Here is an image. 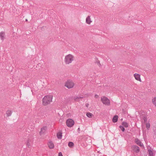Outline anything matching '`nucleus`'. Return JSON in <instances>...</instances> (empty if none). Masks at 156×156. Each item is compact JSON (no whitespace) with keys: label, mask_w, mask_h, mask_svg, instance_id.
Wrapping results in <instances>:
<instances>
[{"label":"nucleus","mask_w":156,"mask_h":156,"mask_svg":"<svg viewBox=\"0 0 156 156\" xmlns=\"http://www.w3.org/2000/svg\"><path fill=\"white\" fill-rule=\"evenodd\" d=\"M151 102L156 108V96L152 98L151 99Z\"/></svg>","instance_id":"nucleus-12"},{"label":"nucleus","mask_w":156,"mask_h":156,"mask_svg":"<svg viewBox=\"0 0 156 156\" xmlns=\"http://www.w3.org/2000/svg\"><path fill=\"white\" fill-rule=\"evenodd\" d=\"M101 101L105 105L109 106L110 105V102L109 99L105 96L101 97Z\"/></svg>","instance_id":"nucleus-4"},{"label":"nucleus","mask_w":156,"mask_h":156,"mask_svg":"<svg viewBox=\"0 0 156 156\" xmlns=\"http://www.w3.org/2000/svg\"><path fill=\"white\" fill-rule=\"evenodd\" d=\"M94 98L95 99H98L99 98V96L97 94H95L94 95Z\"/></svg>","instance_id":"nucleus-24"},{"label":"nucleus","mask_w":156,"mask_h":156,"mask_svg":"<svg viewBox=\"0 0 156 156\" xmlns=\"http://www.w3.org/2000/svg\"><path fill=\"white\" fill-rule=\"evenodd\" d=\"M135 142L138 145L140 146H143L142 143L141 142V141L139 140L138 139L136 138L135 139Z\"/></svg>","instance_id":"nucleus-13"},{"label":"nucleus","mask_w":156,"mask_h":156,"mask_svg":"<svg viewBox=\"0 0 156 156\" xmlns=\"http://www.w3.org/2000/svg\"><path fill=\"white\" fill-rule=\"evenodd\" d=\"M86 115L89 118H91L94 116L93 114L89 112H88L87 113Z\"/></svg>","instance_id":"nucleus-17"},{"label":"nucleus","mask_w":156,"mask_h":156,"mask_svg":"<svg viewBox=\"0 0 156 156\" xmlns=\"http://www.w3.org/2000/svg\"><path fill=\"white\" fill-rule=\"evenodd\" d=\"M146 128L147 129H149L150 127V124L149 123H147L146 124Z\"/></svg>","instance_id":"nucleus-23"},{"label":"nucleus","mask_w":156,"mask_h":156,"mask_svg":"<svg viewBox=\"0 0 156 156\" xmlns=\"http://www.w3.org/2000/svg\"><path fill=\"white\" fill-rule=\"evenodd\" d=\"M57 136H62V133L60 132H59L57 133Z\"/></svg>","instance_id":"nucleus-22"},{"label":"nucleus","mask_w":156,"mask_h":156,"mask_svg":"<svg viewBox=\"0 0 156 156\" xmlns=\"http://www.w3.org/2000/svg\"><path fill=\"white\" fill-rule=\"evenodd\" d=\"M12 112L11 110H8L6 111L4 116L5 117L10 116L12 115Z\"/></svg>","instance_id":"nucleus-9"},{"label":"nucleus","mask_w":156,"mask_h":156,"mask_svg":"<svg viewBox=\"0 0 156 156\" xmlns=\"http://www.w3.org/2000/svg\"><path fill=\"white\" fill-rule=\"evenodd\" d=\"M49 148L50 149L54 148V146L53 143L51 141H49L48 144Z\"/></svg>","instance_id":"nucleus-11"},{"label":"nucleus","mask_w":156,"mask_h":156,"mask_svg":"<svg viewBox=\"0 0 156 156\" xmlns=\"http://www.w3.org/2000/svg\"><path fill=\"white\" fill-rule=\"evenodd\" d=\"M86 23L88 24H90L92 22V20L90 18V16H88L86 18Z\"/></svg>","instance_id":"nucleus-10"},{"label":"nucleus","mask_w":156,"mask_h":156,"mask_svg":"<svg viewBox=\"0 0 156 156\" xmlns=\"http://www.w3.org/2000/svg\"><path fill=\"white\" fill-rule=\"evenodd\" d=\"M140 76V75L137 73H135L133 74V76L135 79L140 82H141Z\"/></svg>","instance_id":"nucleus-7"},{"label":"nucleus","mask_w":156,"mask_h":156,"mask_svg":"<svg viewBox=\"0 0 156 156\" xmlns=\"http://www.w3.org/2000/svg\"><path fill=\"white\" fill-rule=\"evenodd\" d=\"M74 57L71 54L66 55L64 58V62L66 64H69L71 63L74 60Z\"/></svg>","instance_id":"nucleus-2"},{"label":"nucleus","mask_w":156,"mask_h":156,"mask_svg":"<svg viewBox=\"0 0 156 156\" xmlns=\"http://www.w3.org/2000/svg\"><path fill=\"white\" fill-rule=\"evenodd\" d=\"M75 86L74 82L70 80H67L66 81L64 84V86L69 89L73 88Z\"/></svg>","instance_id":"nucleus-3"},{"label":"nucleus","mask_w":156,"mask_h":156,"mask_svg":"<svg viewBox=\"0 0 156 156\" xmlns=\"http://www.w3.org/2000/svg\"><path fill=\"white\" fill-rule=\"evenodd\" d=\"M118 116L117 115L114 116L112 119L113 122L114 123L118 121Z\"/></svg>","instance_id":"nucleus-14"},{"label":"nucleus","mask_w":156,"mask_h":156,"mask_svg":"<svg viewBox=\"0 0 156 156\" xmlns=\"http://www.w3.org/2000/svg\"><path fill=\"white\" fill-rule=\"evenodd\" d=\"M79 130H80V128H79L78 129Z\"/></svg>","instance_id":"nucleus-27"},{"label":"nucleus","mask_w":156,"mask_h":156,"mask_svg":"<svg viewBox=\"0 0 156 156\" xmlns=\"http://www.w3.org/2000/svg\"><path fill=\"white\" fill-rule=\"evenodd\" d=\"M122 125L126 128L128 127L129 126L128 123L125 122H122Z\"/></svg>","instance_id":"nucleus-16"},{"label":"nucleus","mask_w":156,"mask_h":156,"mask_svg":"<svg viewBox=\"0 0 156 156\" xmlns=\"http://www.w3.org/2000/svg\"><path fill=\"white\" fill-rule=\"evenodd\" d=\"M74 124L75 122L72 119H69L66 121V124L69 127H73L74 125Z\"/></svg>","instance_id":"nucleus-5"},{"label":"nucleus","mask_w":156,"mask_h":156,"mask_svg":"<svg viewBox=\"0 0 156 156\" xmlns=\"http://www.w3.org/2000/svg\"><path fill=\"white\" fill-rule=\"evenodd\" d=\"M5 35V33L4 32H1L0 33V37L2 40H3L4 39Z\"/></svg>","instance_id":"nucleus-15"},{"label":"nucleus","mask_w":156,"mask_h":156,"mask_svg":"<svg viewBox=\"0 0 156 156\" xmlns=\"http://www.w3.org/2000/svg\"><path fill=\"white\" fill-rule=\"evenodd\" d=\"M148 152L149 156H153V153L151 150H148Z\"/></svg>","instance_id":"nucleus-19"},{"label":"nucleus","mask_w":156,"mask_h":156,"mask_svg":"<svg viewBox=\"0 0 156 156\" xmlns=\"http://www.w3.org/2000/svg\"><path fill=\"white\" fill-rule=\"evenodd\" d=\"M53 97L51 95L45 96L43 98L42 103L43 105L47 106L50 104L52 101Z\"/></svg>","instance_id":"nucleus-1"},{"label":"nucleus","mask_w":156,"mask_h":156,"mask_svg":"<svg viewBox=\"0 0 156 156\" xmlns=\"http://www.w3.org/2000/svg\"><path fill=\"white\" fill-rule=\"evenodd\" d=\"M31 142V140H28L27 142V146L28 147L30 148V142Z\"/></svg>","instance_id":"nucleus-20"},{"label":"nucleus","mask_w":156,"mask_h":156,"mask_svg":"<svg viewBox=\"0 0 156 156\" xmlns=\"http://www.w3.org/2000/svg\"><path fill=\"white\" fill-rule=\"evenodd\" d=\"M58 138L59 139H62V137H58Z\"/></svg>","instance_id":"nucleus-26"},{"label":"nucleus","mask_w":156,"mask_h":156,"mask_svg":"<svg viewBox=\"0 0 156 156\" xmlns=\"http://www.w3.org/2000/svg\"><path fill=\"white\" fill-rule=\"evenodd\" d=\"M119 128L122 131H124L125 129L123 126H122V125L121 126H119Z\"/></svg>","instance_id":"nucleus-21"},{"label":"nucleus","mask_w":156,"mask_h":156,"mask_svg":"<svg viewBox=\"0 0 156 156\" xmlns=\"http://www.w3.org/2000/svg\"><path fill=\"white\" fill-rule=\"evenodd\" d=\"M74 144L72 142H70L68 144V146L70 147H72L74 146Z\"/></svg>","instance_id":"nucleus-18"},{"label":"nucleus","mask_w":156,"mask_h":156,"mask_svg":"<svg viewBox=\"0 0 156 156\" xmlns=\"http://www.w3.org/2000/svg\"><path fill=\"white\" fill-rule=\"evenodd\" d=\"M58 156H63L61 152H59L58 153Z\"/></svg>","instance_id":"nucleus-25"},{"label":"nucleus","mask_w":156,"mask_h":156,"mask_svg":"<svg viewBox=\"0 0 156 156\" xmlns=\"http://www.w3.org/2000/svg\"><path fill=\"white\" fill-rule=\"evenodd\" d=\"M47 127L46 126H43L41 128L40 131H39L40 134L41 136L44 135L47 133Z\"/></svg>","instance_id":"nucleus-6"},{"label":"nucleus","mask_w":156,"mask_h":156,"mask_svg":"<svg viewBox=\"0 0 156 156\" xmlns=\"http://www.w3.org/2000/svg\"><path fill=\"white\" fill-rule=\"evenodd\" d=\"M132 150L136 153H138L140 151L139 147L136 145H133L131 147Z\"/></svg>","instance_id":"nucleus-8"}]
</instances>
